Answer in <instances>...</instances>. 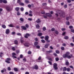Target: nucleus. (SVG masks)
<instances>
[{
	"mask_svg": "<svg viewBox=\"0 0 74 74\" xmlns=\"http://www.w3.org/2000/svg\"><path fill=\"white\" fill-rule=\"evenodd\" d=\"M59 15L60 17L64 18L66 16H67V14H66L64 12L62 11H60V12L59 13Z\"/></svg>",
	"mask_w": 74,
	"mask_h": 74,
	"instance_id": "1",
	"label": "nucleus"
},
{
	"mask_svg": "<svg viewBox=\"0 0 74 74\" xmlns=\"http://www.w3.org/2000/svg\"><path fill=\"white\" fill-rule=\"evenodd\" d=\"M69 55H70V52H67L66 54L63 55V57L64 58H67V56H68Z\"/></svg>",
	"mask_w": 74,
	"mask_h": 74,
	"instance_id": "2",
	"label": "nucleus"
},
{
	"mask_svg": "<svg viewBox=\"0 0 74 74\" xmlns=\"http://www.w3.org/2000/svg\"><path fill=\"white\" fill-rule=\"evenodd\" d=\"M11 60V59L10 58H8L6 59V60L5 61V62L9 64L10 63V61Z\"/></svg>",
	"mask_w": 74,
	"mask_h": 74,
	"instance_id": "3",
	"label": "nucleus"
},
{
	"mask_svg": "<svg viewBox=\"0 0 74 74\" xmlns=\"http://www.w3.org/2000/svg\"><path fill=\"white\" fill-rule=\"evenodd\" d=\"M53 67L55 69V70H57L58 69V67H57V66L58 64L56 63H54L53 64Z\"/></svg>",
	"mask_w": 74,
	"mask_h": 74,
	"instance_id": "4",
	"label": "nucleus"
},
{
	"mask_svg": "<svg viewBox=\"0 0 74 74\" xmlns=\"http://www.w3.org/2000/svg\"><path fill=\"white\" fill-rule=\"evenodd\" d=\"M73 55L72 54H71V56L70 55H68L67 56L66 58H67L68 59H70L71 58H73Z\"/></svg>",
	"mask_w": 74,
	"mask_h": 74,
	"instance_id": "5",
	"label": "nucleus"
},
{
	"mask_svg": "<svg viewBox=\"0 0 74 74\" xmlns=\"http://www.w3.org/2000/svg\"><path fill=\"white\" fill-rule=\"evenodd\" d=\"M46 16H49V17H52V15H51L50 13H46Z\"/></svg>",
	"mask_w": 74,
	"mask_h": 74,
	"instance_id": "6",
	"label": "nucleus"
},
{
	"mask_svg": "<svg viewBox=\"0 0 74 74\" xmlns=\"http://www.w3.org/2000/svg\"><path fill=\"white\" fill-rule=\"evenodd\" d=\"M9 33H10V29H6L5 31L6 34H9Z\"/></svg>",
	"mask_w": 74,
	"mask_h": 74,
	"instance_id": "7",
	"label": "nucleus"
},
{
	"mask_svg": "<svg viewBox=\"0 0 74 74\" xmlns=\"http://www.w3.org/2000/svg\"><path fill=\"white\" fill-rule=\"evenodd\" d=\"M45 39L46 41H48V40L49 39V36H46L45 38Z\"/></svg>",
	"mask_w": 74,
	"mask_h": 74,
	"instance_id": "8",
	"label": "nucleus"
},
{
	"mask_svg": "<svg viewBox=\"0 0 74 74\" xmlns=\"http://www.w3.org/2000/svg\"><path fill=\"white\" fill-rule=\"evenodd\" d=\"M24 45L25 47H29V43H25Z\"/></svg>",
	"mask_w": 74,
	"mask_h": 74,
	"instance_id": "9",
	"label": "nucleus"
},
{
	"mask_svg": "<svg viewBox=\"0 0 74 74\" xmlns=\"http://www.w3.org/2000/svg\"><path fill=\"white\" fill-rule=\"evenodd\" d=\"M6 10L7 11H10V8L9 7H7L6 8Z\"/></svg>",
	"mask_w": 74,
	"mask_h": 74,
	"instance_id": "10",
	"label": "nucleus"
},
{
	"mask_svg": "<svg viewBox=\"0 0 74 74\" xmlns=\"http://www.w3.org/2000/svg\"><path fill=\"white\" fill-rule=\"evenodd\" d=\"M49 45V44H46L45 45V47L46 48H47Z\"/></svg>",
	"mask_w": 74,
	"mask_h": 74,
	"instance_id": "11",
	"label": "nucleus"
},
{
	"mask_svg": "<svg viewBox=\"0 0 74 74\" xmlns=\"http://www.w3.org/2000/svg\"><path fill=\"white\" fill-rule=\"evenodd\" d=\"M22 29L23 30H26V27L25 26H21V27Z\"/></svg>",
	"mask_w": 74,
	"mask_h": 74,
	"instance_id": "12",
	"label": "nucleus"
},
{
	"mask_svg": "<svg viewBox=\"0 0 74 74\" xmlns=\"http://www.w3.org/2000/svg\"><path fill=\"white\" fill-rule=\"evenodd\" d=\"M20 41L21 43H23L24 41H23V38L21 37V39H20Z\"/></svg>",
	"mask_w": 74,
	"mask_h": 74,
	"instance_id": "13",
	"label": "nucleus"
},
{
	"mask_svg": "<svg viewBox=\"0 0 74 74\" xmlns=\"http://www.w3.org/2000/svg\"><path fill=\"white\" fill-rule=\"evenodd\" d=\"M41 21L40 20L39 18L36 21V22L37 23H40Z\"/></svg>",
	"mask_w": 74,
	"mask_h": 74,
	"instance_id": "14",
	"label": "nucleus"
},
{
	"mask_svg": "<svg viewBox=\"0 0 74 74\" xmlns=\"http://www.w3.org/2000/svg\"><path fill=\"white\" fill-rule=\"evenodd\" d=\"M2 27L3 28V29H5V28H6V26L4 25H2Z\"/></svg>",
	"mask_w": 74,
	"mask_h": 74,
	"instance_id": "15",
	"label": "nucleus"
},
{
	"mask_svg": "<svg viewBox=\"0 0 74 74\" xmlns=\"http://www.w3.org/2000/svg\"><path fill=\"white\" fill-rule=\"evenodd\" d=\"M20 8H19V7H17L15 8V10L16 11H19V10Z\"/></svg>",
	"mask_w": 74,
	"mask_h": 74,
	"instance_id": "16",
	"label": "nucleus"
},
{
	"mask_svg": "<svg viewBox=\"0 0 74 74\" xmlns=\"http://www.w3.org/2000/svg\"><path fill=\"white\" fill-rule=\"evenodd\" d=\"M42 35V34L41 33H39L38 34V36H41Z\"/></svg>",
	"mask_w": 74,
	"mask_h": 74,
	"instance_id": "17",
	"label": "nucleus"
},
{
	"mask_svg": "<svg viewBox=\"0 0 74 74\" xmlns=\"http://www.w3.org/2000/svg\"><path fill=\"white\" fill-rule=\"evenodd\" d=\"M3 3H5V4H7V1L6 0H3Z\"/></svg>",
	"mask_w": 74,
	"mask_h": 74,
	"instance_id": "18",
	"label": "nucleus"
},
{
	"mask_svg": "<svg viewBox=\"0 0 74 74\" xmlns=\"http://www.w3.org/2000/svg\"><path fill=\"white\" fill-rule=\"evenodd\" d=\"M25 3L27 4L29 3V1L28 0H25Z\"/></svg>",
	"mask_w": 74,
	"mask_h": 74,
	"instance_id": "19",
	"label": "nucleus"
},
{
	"mask_svg": "<svg viewBox=\"0 0 74 74\" xmlns=\"http://www.w3.org/2000/svg\"><path fill=\"white\" fill-rule=\"evenodd\" d=\"M70 18H71V16H69V17H66V19L67 21H68L69 19H70Z\"/></svg>",
	"mask_w": 74,
	"mask_h": 74,
	"instance_id": "20",
	"label": "nucleus"
},
{
	"mask_svg": "<svg viewBox=\"0 0 74 74\" xmlns=\"http://www.w3.org/2000/svg\"><path fill=\"white\" fill-rule=\"evenodd\" d=\"M64 38L65 39V40H68V39H69V37L65 36Z\"/></svg>",
	"mask_w": 74,
	"mask_h": 74,
	"instance_id": "21",
	"label": "nucleus"
},
{
	"mask_svg": "<svg viewBox=\"0 0 74 74\" xmlns=\"http://www.w3.org/2000/svg\"><path fill=\"white\" fill-rule=\"evenodd\" d=\"M46 27H44L42 28V30L43 31H45L46 30Z\"/></svg>",
	"mask_w": 74,
	"mask_h": 74,
	"instance_id": "22",
	"label": "nucleus"
},
{
	"mask_svg": "<svg viewBox=\"0 0 74 74\" xmlns=\"http://www.w3.org/2000/svg\"><path fill=\"white\" fill-rule=\"evenodd\" d=\"M35 69L36 70H37L38 69V66L37 65H35Z\"/></svg>",
	"mask_w": 74,
	"mask_h": 74,
	"instance_id": "23",
	"label": "nucleus"
},
{
	"mask_svg": "<svg viewBox=\"0 0 74 74\" xmlns=\"http://www.w3.org/2000/svg\"><path fill=\"white\" fill-rule=\"evenodd\" d=\"M14 70L15 71H18V69L16 68H14Z\"/></svg>",
	"mask_w": 74,
	"mask_h": 74,
	"instance_id": "24",
	"label": "nucleus"
},
{
	"mask_svg": "<svg viewBox=\"0 0 74 74\" xmlns=\"http://www.w3.org/2000/svg\"><path fill=\"white\" fill-rule=\"evenodd\" d=\"M20 10L21 11H23L24 10V8H23V7L21 8Z\"/></svg>",
	"mask_w": 74,
	"mask_h": 74,
	"instance_id": "25",
	"label": "nucleus"
},
{
	"mask_svg": "<svg viewBox=\"0 0 74 74\" xmlns=\"http://www.w3.org/2000/svg\"><path fill=\"white\" fill-rule=\"evenodd\" d=\"M36 28L37 29H39V28H40V26H39V25H38V24L36 25Z\"/></svg>",
	"mask_w": 74,
	"mask_h": 74,
	"instance_id": "26",
	"label": "nucleus"
},
{
	"mask_svg": "<svg viewBox=\"0 0 74 74\" xmlns=\"http://www.w3.org/2000/svg\"><path fill=\"white\" fill-rule=\"evenodd\" d=\"M3 11V9L2 8H0V15H1V14H2V13H1V12Z\"/></svg>",
	"mask_w": 74,
	"mask_h": 74,
	"instance_id": "27",
	"label": "nucleus"
},
{
	"mask_svg": "<svg viewBox=\"0 0 74 74\" xmlns=\"http://www.w3.org/2000/svg\"><path fill=\"white\" fill-rule=\"evenodd\" d=\"M63 71H66L67 70V68L66 67H64L63 68Z\"/></svg>",
	"mask_w": 74,
	"mask_h": 74,
	"instance_id": "28",
	"label": "nucleus"
},
{
	"mask_svg": "<svg viewBox=\"0 0 74 74\" xmlns=\"http://www.w3.org/2000/svg\"><path fill=\"white\" fill-rule=\"evenodd\" d=\"M8 70L9 71H11V67H8Z\"/></svg>",
	"mask_w": 74,
	"mask_h": 74,
	"instance_id": "29",
	"label": "nucleus"
},
{
	"mask_svg": "<svg viewBox=\"0 0 74 74\" xmlns=\"http://www.w3.org/2000/svg\"><path fill=\"white\" fill-rule=\"evenodd\" d=\"M14 43L15 44H18V41L17 40H15L14 41Z\"/></svg>",
	"mask_w": 74,
	"mask_h": 74,
	"instance_id": "30",
	"label": "nucleus"
},
{
	"mask_svg": "<svg viewBox=\"0 0 74 74\" xmlns=\"http://www.w3.org/2000/svg\"><path fill=\"white\" fill-rule=\"evenodd\" d=\"M66 25H70V22H69V21L66 22Z\"/></svg>",
	"mask_w": 74,
	"mask_h": 74,
	"instance_id": "31",
	"label": "nucleus"
},
{
	"mask_svg": "<svg viewBox=\"0 0 74 74\" xmlns=\"http://www.w3.org/2000/svg\"><path fill=\"white\" fill-rule=\"evenodd\" d=\"M55 33L56 34H59V32H58V31L56 30H55Z\"/></svg>",
	"mask_w": 74,
	"mask_h": 74,
	"instance_id": "32",
	"label": "nucleus"
},
{
	"mask_svg": "<svg viewBox=\"0 0 74 74\" xmlns=\"http://www.w3.org/2000/svg\"><path fill=\"white\" fill-rule=\"evenodd\" d=\"M20 21H21V22H23V18H21L20 19Z\"/></svg>",
	"mask_w": 74,
	"mask_h": 74,
	"instance_id": "33",
	"label": "nucleus"
},
{
	"mask_svg": "<svg viewBox=\"0 0 74 74\" xmlns=\"http://www.w3.org/2000/svg\"><path fill=\"white\" fill-rule=\"evenodd\" d=\"M66 70L67 71H70V69L69 68H67L66 69Z\"/></svg>",
	"mask_w": 74,
	"mask_h": 74,
	"instance_id": "34",
	"label": "nucleus"
},
{
	"mask_svg": "<svg viewBox=\"0 0 74 74\" xmlns=\"http://www.w3.org/2000/svg\"><path fill=\"white\" fill-rule=\"evenodd\" d=\"M36 47L37 49H40V47L39 45H37Z\"/></svg>",
	"mask_w": 74,
	"mask_h": 74,
	"instance_id": "35",
	"label": "nucleus"
},
{
	"mask_svg": "<svg viewBox=\"0 0 74 74\" xmlns=\"http://www.w3.org/2000/svg\"><path fill=\"white\" fill-rule=\"evenodd\" d=\"M25 27H26L27 28H28L29 27V25L27 24H26L25 25Z\"/></svg>",
	"mask_w": 74,
	"mask_h": 74,
	"instance_id": "36",
	"label": "nucleus"
},
{
	"mask_svg": "<svg viewBox=\"0 0 74 74\" xmlns=\"http://www.w3.org/2000/svg\"><path fill=\"white\" fill-rule=\"evenodd\" d=\"M65 64L67 66H68V65L69 64V63L68 62H66Z\"/></svg>",
	"mask_w": 74,
	"mask_h": 74,
	"instance_id": "37",
	"label": "nucleus"
},
{
	"mask_svg": "<svg viewBox=\"0 0 74 74\" xmlns=\"http://www.w3.org/2000/svg\"><path fill=\"white\" fill-rule=\"evenodd\" d=\"M69 28H70V29L71 30V29L73 28V27L72 26H69Z\"/></svg>",
	"mask_w": 74,
	"mask_h": 74,
	"instance_id": "38",
	"label": "nucleus"
},
{
	"mask_svg": "<svg viewBox=\"0 0 74 74\" xmlns=\"http://www.w3.org/2000/svg\"><path fill=\"white\" fill-rule=\"evenodd\" d=\"M34 44L35 45H38V42H34Z\"/></svg>",
	"mask_w": 74,
	"mask_h": 74,
	"instance_id": "39",
	"label": "nucleus"
},
{
	"mask_svg": "<svg viewBox=\"0 0 74 74\" xmlns=\"http://www.w3.org/2000/svg\"><path fill=\"white\" fill-rule=\"evenodd\" d=\"M19 4L21 5H24V3H22L20 2V3H19Z\"/></svg>",
	"mask_w": 74,
	"mask_h": 74,
	"instance_id": "40",
	"label": "nucleus"
},
{
	"mask_svg": "<svg viewBox=\"0 0 74 74\" xmlns=\"http://www.w3.org/2000/svg\"><path fill=\"white\" fill-rule=\"evenodd\" d=\"M59 58H56V60L57 62H58V61H59Z\"/></svg>",
	"mask_w": 74,
	"mask_h": 74,
	"instance_id": "41",
	"label": "nucleus"
},
{
	"mask_svg": "<svg viewBox=\"0 0 74 74\" xmlns=\"http://www.w3.org/2000/svg\"><path fill=\"white\" fill-rule=\"evenodd\" d=\"M17 15H21V13H20L19 12H17Z\"/></svg>",
	"mask_w": 74,
	"mask_h": 74,
	"instance_id": "42",
	"label": "nucleus"
},
{
	"mask_svg": "<svg viewBox=\"0 0 74 74\" xmlns=\"http://www.w3.org/2000/svg\"><path fill=\"white\" fill-rule=\"evenodd\" d=\"M41 42H42L43 43H45V40H44L42 39L41 40Z\"/></svg>",
	"mask_w": 74,
	"mask_h": 74,
	"instance_id": "43",
	"label": "nucleus"
},
{
	"mask_svg": "<svg viewBox=\"0 0 74 74\" xmlns=\"http://www.w3.org/2000/svg\"><path fill=\"white\" fill-rule=\"evenodd\" d=\"M8 26H9V27H14V26L12 24H11L10 25H9Z\"/></svg>",
	"mask_w": 74,
	"mask_h": 74,
	"instance_id": "44",
	"label": "nucleus"
},
{
	"mask_svg": "<svg viewBox=\"0 0 74 74\" xmlns=\"http://www.w3.org/2000/svg\"><path fill=\"white\" fill-rule=\"evenodd\" d=\"M56 53H60L59 51L58 50H56Z\"/></svg>",
	"mask_w": 74,
	"mask_h": 74,
	"instance_id": "45",
	"label": "nucleus"
},
{
	"mask_svg": "<svg viewBox=\"0 0 74 74\" xmlns=\"http://www.w3.org/2000/svg\"><path fill=\"white\" fill-rule=\"evenodd\" d=\"M12 56H16V53H12Z\"/></svg>",
	"mask_w": 74,
	"mask_h": 74,
	"instance_id": "46",
	"label": "nucleus"
},
{
	"mask_svg": "<svg viewBox=\"0 0 74 74\" xmlns=\"http://www.w3.org/2000/svg\"><path fill=\"white\" fill-rule=\"evenodd\" d=\"M12 49L13 51H15V49L14 47H13L12 48Z\"/></svg>",
	"mask_w": 74,
	"mask_h": 74,
	"instance_id": "47",
	"label": "nucleus"
},
{
	"mask_svg": "<svg viewBox=\"0 0 74 74\" xmlns=\"http://www.w3.org/2000/svg\"><path fill=\"white\" fill-rule=\"evenodd\" d=\"M41 12L42 14H45V11H42Z\"/></svg>",
	"mask_w": 74,
	"mask_h": 74,
	"instance_id": "48",
	"label": "nucleus"
},
{
	"mask_svg": "<svg viewBox=\"0 0 74 74\" xmlns=\"http://www.w3.org/2000/svg\"><path fill=\"white\" fill-rule=\"evenodd\" d=\"M70 45L72 47H73V46L74 45V44L72 43H70Z\"/></svg>",
	"mask_w": 74,
	"mask_h": 74,
	"instance_id": "49",
	"label": "nucleus"
},
{
	"mask_svg": "<svg viewBox=\"0 0 74 74\" xmlns=\"http://www.w3.org/2000/svg\"><path fill=\"white\" fill-rule=\"evenodd\" d=\"M48 62L50 64V65H52V62H51V61H48Z\"/></svg>",
	"mask_w": 74,
	"mask_h": 74,
	"instance_id": "50",
	"label": "nucleus"
},
{
	"mask_svg": "<svg viewBox=\"0 0 74 74\" xmlns=\"http://www.w3.org/2000/svg\"><path fill=\"white\" fill-rule=\"evenodd\" d=\"M17 35H18V36H21V33H17Z\"/></svg>",
	"mask_w": 74,
	"mask_h": 74,
	"instance_id": "51",
	"label": "nucleus"
},
{
	"mask_svg": "<svg viewBox=\"0 0 74 74\" xmlns=\"http://www.w3.org/2000/svg\"><path fill=\"white\" fill-rule=\"evenodd\" d=\"M28 7H29V8H30L31 7H32V5H31L30 4H29L28 5Z\"/></svg>",
	"mask_w": 74,
	"mask_h": 74,
	"instance_id": "52",
	"label": "nucleus"
},
{
	"mask_svg": "<svg viewBox=\"0 0 74 74\" xmlns=\"http://www.w3.org/2000/svg\"><path fill=\"white\" fill-rule=\"evenodd\" d=\"M51 31L52 32H53L54 31H55V28H53L51 29Z\"/></svg>",
	"mask_w": 74,
	"mask_h": 74,
	"instance_id": "53",
	"label": "nucleus"
},
{
	"mask_svg": "<svg viewBox=\"0 0 74 74\" xmlns=\"http://www.w3.org/2000/svg\"><path fill=\"white\" fill-rule=\"evenodd\" d=\"M61 49L62 50H64V47H61Z\"/></svg>",
	"mask_w": 74,
	"mask_h": 74,
	"instance_id": "54",
	"label": "nucleus"
},
{
	"mask_svg": "<svg viewBox=\"0 0 74 74\" xmlns=\"http://www.w3.org/2000/svg\"><path fill=\"white\" fill-rule=\"evenodd\" d=\"M67 1L68 2V3H71V0H67Z\"/></svg>",
	"mask_w": 74,
	"mask_h": 74,
	"instance_id": "55",
	"label": "nucleus"
},
{
	"mask_svg": "<svg viewBox=\"0 0 74 74\" xmlns=\"http://www.w3.org/2000/svg\"><path fill=\"white\" fill-rule=\"evenodd\" d=\"M23 60L24 61V62H26V59L25 58H24V59H23Z\"/></svg>",
	"mask_w": 74,
	"mask_h": 74,
	"instance_id": "56",
	"label": "nucleus"
},
{
	"mask_svg": "<svg viewBox=\"0 0 74 74\" xmlns=\"http://www.w3.org/2000/svg\"><path fill=\"white\" fill-rule=\"evenodd\" d=\"M9 74H14V72H9Z\"/></svg>",
	"mask_w": 74,
	"mask_h": 74,
	"instance_id": "57",
	"label": "nucleus"
},
{
	"mask_svg": "<svg viewBox=\"0 0 74 74\" xmlns=\"http://www.w3.org/2000/svg\"><path fill=\"white\" fill-rule=\"evenodd\" d=\"M20 58H23V55L21 54L20 56Z\"/></svg>",
	"mask_w": 74,
	"mask_h": 74,
	"instance_id": "58",
	"label": "nucleus"
},
{
	"mask_svg": "<svg viewBox=\"0 0 74 74\" xmlns=\"http://www.w3.org/2000/svg\"><path fill=\"white\" fill-rule=\"evenodd\" d=\"M25 38H28V36L26 35H25V36H24Z\"/></svg>",
	"mask_w": 74,
	"mask_h": 74,
	"instance_id": "59",
	"label": "nucleus"
},
{
	"mask_svg": "<svg viewBox=\"0 0 74 74\" xmlns=\"http://www.w3.org/2000/svg\"><path fill=\"white\" fill-rule=\"evenodd\" d=\"M67 5L66 4L64 6V8H67Z\"/></svg>",
	"mask_w": 74,
	"mask_h": 74,
	"instance_id": "60",
	"label": "nucleus"
},
{
	"mask_svg": "<svg viewBox=\"0 0 74 74\" xmlns=\"http://www.w3.org/2000/svg\"><path fill=\"white\" fill-rule=\"evenodd\" d=\"M25 35H26L28 37V36H30V34L28 33L26 34Z\"/></svg>",
	"mask_w": 74,
	"mask_h": 74,
	"instance_id": "61",
	"label": "nucleus"
},
{
	"mask_svg": "<svg viewBox=\"0 0 74 74\" xmlns=\"http://www.w3.org/2000/svg\"><path fill=\"white\" fill-rule=\"evenodd\" d=\"M71 31L72 33H74V29H71Z\"/></svg>",
	"mask_w": 74,
	"mask_h": 74,
	"instance_id": "62",
	"label": "nucleus"
},
{
	"mask_svg": "<svg viewBox=\"0 0 74 74\" xmlns=\"http://www.w3.org/2000/svg\"><path fill=\"white\" fill-rule=\"evenodd\" d=\"M31 53H32V52L30 51H29L28 52V54H31Z\"/></svg>",
	"mask_w": 74,
	"mask_h": 74,
	"instance_id": "63",
	"label": "nucleus"
},
{
	"mask_svg": "<svg viewBox=\"0 0 74 74\" xmlns=\"http://www.w3.org/2000/svg\"><path fill=\"white\" fill-rule=\"evenodd\" d=\"M28 21H32V19L31 18H28Z\"/></svg>",
	"mask_w": 74,
	"mask_h": 74,
	"instance_id": "64",
	"label": "nucleus"
}]
</instances>
